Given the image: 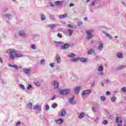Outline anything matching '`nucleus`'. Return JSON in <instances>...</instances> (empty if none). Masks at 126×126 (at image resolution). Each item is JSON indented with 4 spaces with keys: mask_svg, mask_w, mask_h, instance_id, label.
I'll list each match as a JSON object with an SVG mask.
<instances>
[{
    "mask_svg": "<svg viewBox=\"0 0 126 126\" xmlns=\"http://www.w3.org/2000/svg\"><path fill=\"white\" fill-rule=\"evenodd\" d=\"M34 84L36 86H41V83H40V82H36L34 83Z\"/></svg>",
    "mask_w": 126,
    "mask_h": 126,
    "instance_id": "nucleus-43",
    "label": "nucleus"
},
{
    "mask_svg": "<svg viewBox=\"0 0 126 126\" xmlns=\"http://www.w3.org/2000/svg\"><path fill=\"white\" fill-rule=\"evenodd\" d=\"M28 106L29 107V109L30 110H32L33 108V104H32V103L30 102L28 104Z\"/></svg>",
    "mask_w": 126,
    "mask_h": 126,
    "instance_id": "nucleus-29",
    "label": "nucleus"
},
{
    "mask_svg": "<svg viewBox=\"0 0 126 126\" xmlns=\"http://www.w3.org/2000/svg\"><path fill=\"white\" fill-rule=\"evenodd\" d=\"M97 49L99 51L103 50V49H104V44L102 42H99V45L97 47Z\"/></svg>",
    "mask_w": 126,
    "mask_h": 126,
    "instance_id": "nucleus-9",
    "label": "nucleus"
},
{
    "mask_svg": "<svg viewBox=\"0 0 126 126\" xmlns=\"http://www.w3.org/2000/svg\"><path fill=\"white\" fill-rule=\"evenodd\" d=\"M87 60V59L86 58H79V61H80V62H81L82 63H86Z\"/></svg>",
    "mask_w": 126,
    "mask_h": 126,
    "instance_id": "nucleus-27",
    "label": "nucleus"
},
{
    "mask_svg": "<svg viewBox=\"0 0 126 126\" xmlns=\"http://www.w3.org/2000/svg\"><path fill=\"white\" fill-rule=\"evenodd\" d=\"M55 3L56 5L59 6V5H61L62 3V1H55Z\"/></svg>",
    "mask_w": 126,
    "mask_h": 126,
    "instance_id": "nucleus-32",
    "label": "nucleus"
},
{
    "mask_svg": "<svg viewBox=\"0 0 126 126\" xmlns=\"http://www.w3.org/2000/svg\"><path fill=\"white\" fill-rule=\"evenodd\" d=\"M68 103H69V104H71L72 105L75 104V102L74 101V97L73 96L70 97L68 99Z\"/></svg>",
    "mask_w": 126,
    "mask_h": 126,
    "instance_id": "nucleus-6",
    "label": "nucleus"
},
{
    "mask_svg": "<svg viewBox=\"0 0 126 126\" xmlns=\"http://www.w3.org/2000/svg\"><path fill=\"white\" fill-rule=\"evenodd\" d=\"M20 88L23 90L25 89V87L23 85H20Z\"/></svg>",
    "mask_w": 126,
    "mask_h": 126,
    "instance_id": "nucleus-51",
    "label": "nucleus"
},
{
    "mask_svg": "<svg viewBox=\"0 0 126 126\" xmlns=\"http://www.w3.org/2000/svg\"><path fill=\"white\" fill-rule=\"evenodd\" d=\"M106 95H110V94H111V93H110V92H109V91H107V92H106Z\"/></svg>",
    "mask_w": 126,
    "mask_h": 126,
    "instance_id": "nucleus-60",
    "label": "nucleus"
},
{
    "mask_svg": "<svg viewBox=\"0 0 126 126\" xmlns=\"http://www.w3.org/2000/svg\"><path fill=\"white\" fill-rule=\"evenodd\" d=\"M95 52V50L94 49H91L90 51L88 52V55H93Z\"/></svg>",
    "mask_w": 126,
    "mask_h": 126,
    "instance_id": "nucleus-22",
    "label": "nucleus"
},
{
    "mask_svg": "<svg viewBox=\"0 0 126 126\" xmlns=\"http://www.w3.org/2000/svg\"><path fill=\"white\" fill-rule=\"evenodd\" d=\"M97 71H103V66H99L97 68Z\"/></svg>",
    "mask_w": 126,
    "mask_h": 126,
    "instance_id": "nucleus-30",
    "label": "nucleus"
},
{
    "mask_svg": "<svg viewBox=\"0 0 126 126\" xmlns=\"http://www.w3.org/2000/svg\"><path fill=\"white\" fill-rule=\"evenodd\" d=\"M50 17L52 20H56V17L53 15L50 14Z\"/></svg>",
    "mask_w": 126,
    "mask_h": 126,
    "instance_id": "nucleus-36",
    "label": "nucleus"
},
{
    "mask_svg": "<svg viewBox=\"0 0 126 126\" xmlns=\"http://www.w3.org/2000/svg\"><path fill=\"white\" fill-rule=\"evenodd\" d=\"M78 26H81V25H82V22H78Z\"/></svg>",
    "mask_w": 126,
    "mask_h": 126,
    "instance_id": "nucleus-55",
    "label": "nucleus"
},
{
    "mask_svg": "<svg viewBox=\"0 0 126 126\" xmlns=\"http://www.w3.org/2000/svg\"><path fill=\"white\" fill-rule=\"evenodd\" d=\"M67 27H69V28H76V27L75 25H70V24H67Z\"/></svg>",
    "mask_w": 126,
    "mask_h": 126,
    "instance_id": "nucleus-33",
    "label": "nucleus"
},
{
    "mask_svg": "<svg viewBox=\"0 0 126 126\" xmlns=\"http://www.w3.org/2000/svg\"><path fill=\"white\" fill-rule=\"evenodd\" d=\"M85 117V113L84 112H82L78 116L79 119H83Z\"/></svg>",
    "mask_w": 126,
    "mask_h": 126,
    "instance_id": "nucleus-20",
    "label": "nucleus"
},
{
    "mask_svg": "<svg viewBox=\"0 0 126 126\" xmlns=\"http://www.w3.org/2000/svg\"><path fill=\"white\" fill-rule=\"evenodd\" d=\"M70 90L69 89L61 90L60 91V93L61 95H66L69 94Z\"/></svg>",
    "mask_w": 126,
    "mask_h": 126,
    "instance_id": "nucleus-3",
    "label": "nucleus"
},
{
    "mask_svg": "<svg viewBox=\"0 0 126 126\" xmlns=\"http://www.w3.org/2000/svg\"><path fill=\"white\" fill-rule=\"evenodd\" d=\"M91 94V90H86L85 91H83L81 93V96L82 97H84V96H86V95H89V94Z\"/></svg>",
    "mask_w": 126,
    "mask_h": 126,
    "instance_id": "nucleus-4",
    "label": "nucleus"
},
{
    "mask_svg": "<svg viewBox=\"0 0 126 126\" xmlns=\"http://www.w3.org/2000/svg\"><path fill=\"white\" fill-rule=\"evenodd\" d=\"M102 33L105 34L106 35V37H108V38H109V39H112V35L107 33V32H106L103 31Z\"/></svg>",
    "mask_w": 126,
    "mask_h": 126,
    "instance_id": "nucleus-25",
    "label": "nucleus"
},
{
    "mask_svg": "<svg viewBox=\"0 0 126 126\" xmlns=\"http://www.w3.org/2000/svg\"><path fill=\"white\" fill-rule=\"evenodd\" d=\"M55 60L57 62V63L59 64L61 63V57H60V55H56L55 57Z\"/></svg>",
    "mask_w": 126,
    "mask_h": 126,
    "instance_id": "nucleus-8",
    "label": "nucleus"
},
{
    "mask_svg": "<svg viewBox=\"0 0 126 126\" xmlns=\"http://www.w3.org/2000/svg\"><path fill=\"white\" fill-rule=\"evenodd\" d=\"M7 54H8L9 56V59L11 61H14L15 58L19 59V58H22L24 57L22 54L19 51L14 49H9L6 51Z\"/></svg>",
    "mask_w": 126,
    "mask_h": 126,
    "instance_id": "nucleus-1",
    "label": "nucleus"
},
{
    "mask_svg": "<svg viewBox=\"0 0 126 126\" xmlns=\"http://www.w3.org/2000/svg\"><path fill=\"white\" fill-rule=\"evenodd\" d=\"M111 100L112 102H115V101L116 100V96H113L111 98Z\"/></svg>",
    "mask_w": 126,
    "mask_h": 126,
    "instance_id": "nucleus-42",
    "label": "nucleus"
},
{
    "mask_svg": "<svg viewBox=\"0 0 126 126\" xmlns=\"http://www.w3.org/2000/svg\"><path fill=\"white\" fill-rule=\"evenodd\" d=\"M57 107H58V104H57L56 103H53L52 107L53 108V109H56V108H57Z\"/></svg>",
    "mask_w": 126,
    "mask_h": 126,
    "instance_id": "nucleus-39",
    "label": "nucleus"
},
{
    "mask_svg": "<svg viewBox=\"0 0 126 126\" xmlns=\"http://www.w3.org/2000/svg\"><path fill=\"white\" fill-rule=\"evenodd\" d=\"M93 110L94 112H97V109H96V107H93Z\"/></svg>",
    "mask_w": 126,
    "mask_h": 126,
    "instance_id": "nucleus-54",
    "label": "nucleus"
},
{
    "mask_svg": "<svg viewBox=\"0 0 126 126\" xmlns=\"http://www.w3.org/2000/svg\"><path fill=\"white\" fill-rule=\"evenodd\" d=\"M102 124L103 125H108V121L107 120H104L102 121Z\"/></svg>",
    "mask_w": 126,
    "mask_h": 126,
    "instance_id": "nucleus-45",
    "label": "nucleus"
},
{
    "mask_svg": "<svg viewBox=\"0 0 126 126\" xmlns=\"http://www.w3.org/2000/svg\"><path fill=\"white\" fill-rule=\"evenodd\" d=\"M95 0H94V1L91 2V3L90 4V5H92V6L95 5Z\"/></svg>",
    "mask_w": 126,
    "mask_h": 126,
    "instance_id": "nucleus-48",
    "label": "nucleus"
},
{
    "mask_svg": "<svg viewBox=\"0 0 126 126\" xmlns=\"http://www.w3.org/2000/svg\"><path fill=\"white\" fill-rule=\"evenodd\" d=\"M61 116L62 117H65V115H66V111L65 110H63L61 113Z\"/></svg>",
    "mask_w": 126,
    "mask_h": 126,
    "instance_id": "nucleus-26",
    "label": "nucleus"
},
{
    "mask_svg": "<svg viewBox=\"0 0 126 126\" xmlns=\"http://www.w3.org/2000/svg\"><path fill=\"white\" fill-rule=\"evenodd\" d=\"M5 17L6 18L9 19V20H11V18H12V16L10 14H6Z\"/></svg>",
    "mask_w": 126,
    "mask_h": 126,
    "instance_id": "nucleus-24",
    "label": "nucleus"
},
{
    "mask_svg": "<svg viewBox=\"0 0 126 126\" xmlns=\"http://www.w3.org/2000/svg\"><path fill=\"white\" fill-rule=\"evenodd\" d=\"M59 85H60V84L59 83V82L57 81H54V88L55 89L59 88Z\"/></svg>",
    "mask_w": 126,
    "mask_h": 126,
    "instance_id": "nucleus-16",
    "label": "nucleus"
},
{
    "mask_svg": "<svg viewBox=\"0 0 126 126\" xmlns=\"http://www.w3.org/2000/svg\"><path fill=\"white\" fill-rule=\"evenodd\" d=\"M40 16L41 17V20L42 21H45V20H46V15H45V14H40Z\"/></svg>",
    "mask_w": 126,
    "mask_h": 126,
    "instance_id": "nucleus-23",
    "label": "nucleus"
},
{
    "mask_svg": "<svg viewBox=\"0 0 126 126\" xmlns=\"http://www.w3.org/2000/svg\"><path fill=\"white\" fill-rule=\"evenodd\" d=\"M105 83H111V81L109 80H105Z\"/></svg>",
    "mask_w": 126,
    "mask_h": 126,
    "instance_id": "nucleus-56",
    "label": "nucleus"
},
{
    "mask_svg": "<svg viewBox=\"0 0 126 126\" xmlns=\"http://www.w3.org/2000/svg\"><path fill=\"white\" fill-rule=\"evenodd\" d=\"M54 43L55 44H56V47H61V48H63V47L64 43L62 41H54Z\"/></svg>",
    "mask_w": 126,
    "mask_h": 126,
    "instance_id": "nucleus-5",
    "label": "nucleus"
},
{
    "mask_svg": "<svg viewBox=\"0 0 126 126\" xmlns=\"http://www.w3.org/2000/svg\"><path fill=\"white\" fill-rule=\"evenodd\" d=\"M24 72L25 74H28V76H30V69H26L24 70Z\"/></svg>",
    "mask_w": 126,
    "mask_h": 126,
    "instance_id": "nucleus-18",
    "label": "nucleus"
},
{
    "mask_svg": "<svg viewBox=\"0 0 126 126\" xmlns=\"http://www.w3.org/2000/svg\"><path fill=\"white\" fill-rule=\"evenodd\" d=\"M58 25H59V24H52L50 25H47V27H50L51 29H54V28H56V27H57Z\"/></svg>",
    "mask_w": 126,
    "mask_h": 126,
    "instance_id": "nucleus-10",
    "label": "nucleus"
},
{
    "mask_svg": "<svg viewBox=\"0 0 126 126\" xmlns=\"http://www.w3.org/2000/svg\"><path fill=\"white\" fill-rule=\"evenodd\" d=\"M40 39V35L39 34H34L33 35V38H32V40L33 41H39Z\"/></svg>",
    "mask_w": 126,
    "mask_h": 126,
    "instance_id": "nucleus-7",
    "label": "nucleus"
},
{
    "mask_svg": "<svg viewBox=\"0 0 126 126\" xmlns=\"http://www.w3.org/2000/svg\"><path fill=\"white\" fill-rule=\"evenodd\" d=\"M80 89H81V87H76L75 88L74 92L76 94H78L79 93V91H80Z\"/></svg>",
    "mask_w": 126,
    "mask_h": 126,
    "instance_id": "nucleus-14",
    "label": "nucleus"
},
{
    "mask_svg": "<svg viewBox=\"0 0 126 126\" xmlns=\"http://www.w3.org/2000/svg\"><path fill=\"white\" fill-rule=\"evenodd\" d=\"M73 5H74V4L73 3H70L69 4V6L70 7H71V6H73Z\"/></svg>",
    "mask_w": 126,
    "mask_h": 126,
    "instance_id": "nucleus-59",
    "label": "nucleus"
},
{
    "mask_svg": "<svg viewBox=\"0 0 126 126\" xmlns=\"http://www.w3.org/2000/svg\"><path fill=\"white\" fill-rule=\"evenodd\" d=\"M68 58H74L75 57V54L73 53H70L68 54Z\"/></svg>",
    "mask_w": 126,
    "mask_h": 126,
    "instance_id": "nucleus-31",
    "label": "nucleus"
},
{
    "mask_svg": "<svg viewBox=\"0 0 126 126\" xmlns=\"http://www.w3.org/2000/svg\"><path fill=\"white\" fill-rule=\"evenodd\" d=\"M123 68H125V66L122 65L121 66H119V67L117 68V69L118 70H120V69H123Z\"/></svg>",
    "mask_w": 126,
    "mask_h": 126,
    "instance_id": "nucleus-40",
    "label": "nucleus"
},
{
    "mask_svg": "<svg viewBox=\"0 0 126 126\" xmlns=\"http://www.w3.org/2000/svg\"><path fill=\"white\" fill-rule=\"evenodd\" d=\"M31 48H32V50H37V47H36V45H35V44H32Z\"/></svg>",
    "mask_w": 126,
    "mask_h": 126,
    "instance_id": "nucleus-35",
    "label": "nucleus"
},
{
    "mask_svg": "<svg viewBox=\"0 0 126 126\" xmlns=\"http://www.w3.org/2000/svg\"><path fill=\"white\" fill-rule=\"evenodd\" d=\"M33 110H38V111H41L42 110V107L41 106L36 104L34 106L33 108Z\"/></svg>",
    "mask_w": 126,
    "mask_h": 126,
    "instance_id": "nucleus-11",
    "label": "nucleus"
},
{
    "mask_svg": "<svg viewBox=\"0 0 126 126\" xmlns=\"http://www.w3.org/2000/svg\"><path fill=\"white\" fill-rule=\"evenodd\" d=\"M123 126V121L120 120L119 122H118V126Z\"/></svg>",
    "mask_w": 126,
    "mask_h": 126,
    "instance_id": "nucleus-38",
    "label": "nucleus"
},
{
    "mask_svg": "<svg viewBox=\"0 0 126 126\" xmlns=\"http://www.w3.org/2000/svg\"><path fill=\"white\" fill-rule=\"evenodd\" d=\"M45 59L41 60L40 61V64H42V65H45Z\"/></svg>",
    "mask_w": 126,
    "mask_h": 126,
    "instance_id": "nucleus-34",
    "label": "nucleus"
},
{
    "mask_svg": "<svg viewBox=\"0 0 126 126\" xmlns=\"http://www.w3.org/2000/svg\"><path fill=\"white\" fill-rule=\"evenodd\" d=\"M94 122H95L96 124H98V117L96 118V119L94 120Z\"/></svg>",
    "mask_w": 126,
    "mask_h": 126,
    "instance_id": "nucleus-61",
    "label": "nucleus"
},
{
    "mask_svg": "<svg viewBox=\"0 0 126 126\" xmlns=\"http://www.w3.org/2000/svg\"><path fill=\"white\" fill-rule=\"evenodd\" d=\"M99 75H100V76H103L104 75V73H103V71L99 72Z\"/></svg>",
    "mask_w": 126,
    "mask_h": 126,
    "instance_id": "nucleus-52",
    "label": "nucleus"
},
{
    "mask_svg": "<svg viewBox=\"0 0 126 126\" xmlns=\"http://www.w3.org/2000/svg\"><path fill=\"white\" fill-rule=\"evenodd\" d=\"M20 124H21V122L20 121H18L16 124V126H20Z\"/></svg>",
    "mask_w": 126,
    "mask_h": 126,
    "instance_id": "nucleus-53",
    "label": "nucleus"
},
{
    "mask_svg": "<svg viewBox=\"0 0 126 126\" xmlns=\"http://www.w3.org/2000/svg\"><path fill=\"white\" fill-rule=\"evenodd\" d=\"M68 48H69V44L67 43L64 44L63 45V47L61 48V50H66V49H68Z\"/></svg>",
    "mask_w": 126,
    "mask_h": 126,
    "instance_id": "nucleus-15",
    "label": "nucleus"
},
{
    "mask_svg": "<svg viewBox=\"0 0 126 126\" xmlns=\"http://www.w3.org/2000/svg\"><path fill=\"white\" fill-rule=\"evenodd\" d=\"M45 109L46 111H48L49 110H50V106H49L48 104L45 105Z\"/></svg>",
    "mask_w": 126,
    "mask_h": 126,
    "instance_id": "nucleus-41",
    "label": "nucleus"
},
{
    "mask_svg": "<svg viewBox=\"0 0 126 126\" xmlns=\"http://www.w3.org/2000/svg\"><path fill=\"white\" fill-rule=\"evenodd\" d=\"M77 61H79V58H78V57L74 58L71 60V62H77Z\"/></svg>",
    "mask_w": 126,
    "mask_h": 126,
    "instance_id": "nucleus-37",
    "label": "nucleus"
},
{
    "mask_svg": "<svg viewBox=\"0 0 126 126\" xmlns=\"http://www.w3.org/2000/svg\"><path fill=\"white\" fill-rule=\"evenodd\" d=\"M88 20V18L87 17H85V21H87Z\"/></svg>",
    "mask_w": 126,
    "mask_h": 126,
    "instance_id": "nucleus-63",
    "label": "nucleus"
},
{
    "mask_svg": "<svg viewBox=\"0 0 126 126\" xmlns=\"http://www.w3.org/2000/svg\"><path fill=\"white\" fill-rule=\"evenodd\" d=\"M55 123H56V124H58L59 125H61L62 124H63V119H59L58 120H55Z\"/></svg>",
    "mask_w": 126,
    "mask_h": 126,
    "instance_id": "nucleus-12",
    "label": "nucleus"
},
{
    "mask_svg": "<svg viewBox=\"0 0 126 126\" xmlns=\"http://www.w3.org/2000/svg\"><path fill=\"white\" fill-rule=\"evenodd\" d=\"M57 36L59 37V38H63V35L60 33L57 34Z\"/></svg>",
    "mask_w": 126,
    "mask_h": 126,
    "instance_id": "nucleus-47",
    "label": "nucleus"
},
{
    "mask_svg": "<svg viewBox=\"0 0 126 126\" xmlns=\"http://www.w3.org/2000/svg\"><path fill=\"white\" fill-rule=\"evenodd\" d=\"M121 91L122 92H126V87H123L121 89Z\"/></svg>",
    "mask_w": 126,
    "mask_h": 126,
    "instance_id": "nucleus-44",
    "label": "nucleus"
},
{
    "mask_svg": "<svg viewBox=\"0 0 126 126\" xmlns=\"http://www.w3.org/2000/svg\"><path fill=\"white\" fill-rule=\"evenodd\" d=\"M0 62L1 63H2V59H1V58L0 57Z\"/></svg>",
    "mask_w": 126,
    "mask_h": 126,
    "instance_id": "nucleus-64",
    "label": "nucleus"
},
{
    "mask_svg": "<svg viewBox=\"0 0 126 126\" xmlns=\"http://www.w3.org/2000/svg\"><path fill=\"white\" fill-rule=\"evenodd\" d=\"M105 99L106 98H105L104 96H100V100H101V101H105Z\"/></svg>",
    "mask_w": 126,
    "mask_h": 126,
    "instance_id": "nucleus-46",
    "label": "nucleus"
},
{
    "mask_svg": "<svg viewBox=\"0 0 126 126\" xmlns=\"http://www.w3.org/2000/svg\"><path fill=\"white\" fill-rule=\"evenodd\" d=\"M50 66H51V67H54L55 66V63H50Z\"/></svg>",
    "mask_w": 126,
    "mask_h": 126,
    "instance_id": "nucleus-50",
    "label": "nucleus"
},
{
    "mask_svg": "<svg viewBox=\"0 0 126 126\" xmlns=\"http://www.w3.org/2000/svg\"><path fill=\"white\" fill-rule=\"evenodd\" d=\"M31 88H32V85H28V88H27V89L28 90H30V89H31Z\"/></svg>",
    "mask_w": 126,
    "mask_h": 126,
    "instance_id": "nucleus-49",
    "label": "nucleus"
},
{
    "mask_svg": "<svg viewBox=\"0 0 126 126\" xmlns=\"http://www.w3.org/2000/svg\"><path fill=\"white\" fill-rule=\"evenodd\" d=\"M50 6H51L52 7H54V4H53V3H52V2H50Z\"/></svg>",
    "mask_w": 126,
    "mask_h": 126,
    "instance_id": "nucleus-62",
    "label": "nucleus"
},
{
    "mask_svg": "<svg viewBox=\"0 0 126 126\" xmlns=\"http://www.w3.org/2000/svg\"><path fill=\"white\" fill-rule=\"evenodd\" d=\"M54 99H56V95H53V96L51 98V100H54Z\"/></svg>",
    "mask_w": 126,
    "mask_h": 126,
    "instance_id": "nucleus-58",
    "label": "nucleus"
},
{
    "mask_svg": "<svg viewBox=\"0 0 126 126\" xmlns=\"http://www.w3.org/2000/svg\"><path fill=\"white\" fill-rule=\"evenodd\" d=\"M117 57L118 59H123V58H124V55H123V53L119 52L117 54Z\"/></svg>",
    "mask_w": 126,
    "mask_h": 126,
    "instance_id": "nucleus-19",
    "label": "nucleus"
},
{
    "mask_svg": "<svg viewBox=\"0 0 126 126\" xmlns=\"http://www.w3.org/2000/svg\"><path fill=\"white\" fill-rule=\"evenodd\" d=\"M67 17H68L67 14H64L63 15H60V18H61V19H63V18H66Z\"/></svg>",
    "mask_w": 126,
    "mask_h": 126,
    "instance_id": "nucleus-21",
    "label": "nucleus"
},
{
    "mask_svg": "<svg viewBox=\"0 0 126 126\" xmlns=\"http://www.w3.org/2000/svg\"><path fill=\"white\" fill-rule=\"evenodd\" d=\"M73 31L71 30V29H69L68 31L67 32V33H68L69 36H71L72 34Z\"/></svg>",
    "mask_w": 126,
    "mask_h": 126,
    "instance_id": "nucleus-28",
    "label": "nucleus"
},
{
    "mask_svg": "<svg viewBox=\"0 0 126 126\" xmlns=\"http://www.w3.org/2000/svg\"><path fill=\"white\" fill-rule=\"evenodd\" d=\"M8 65L9 66V67H13V68H14L15 70L18 69V66L17 65H12L11 64H8Z\"/></svg>",
    "mask_w": 126,
    "mask_h": 126,
    "instance_id": "nucleus-17",
    "label": "nucleus"
},
{
    "mask_svg": "<svg viewBox=\"0 0 126 126\" xmlns=\"http://www.w3.org/2000/svg\"><path fill=\"white\" fill-rule=\"evenodd\" d=\"M116 122L117 123H119V117H116Z\"/></svg>",
    "mask_w": 126,
    "mask_h": 126,
    "instance_id": "nucleus-57",
    "label": "nucleus"
},
{
    "mask_svg": "<svg viewBox=\"0 0 126 126\" xmlns=\"http://www.w3.org/2000/svg\"><path fill=\"white\" fill-rule=\"evenodd\" d=\"M86 33L87 34V38L89 40L92 38V37H93V34H92V30H87L86 31Z\"/></svg>",
    "mask_w": 126,
    "mask_h": 126,
    "instance_id": "nucleus-2",
    "label": "nucleus"
},
{
    "mask_svg": "<svg viewBox=\"0 0 126 126\" xmlns=\"http://www.w3.org/2000/svg\"><path fill=\"white\" fill-rule=\"evenodd\" d=\"M18 35L20 37H25V32L24 31H20L18 32Z\"/></svg>",
    "mask_w": 126,
    "mask_h": 126,
    "instance_id": "nucleus-13",
    "label": "nucleus"
}]
</instances>
